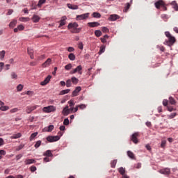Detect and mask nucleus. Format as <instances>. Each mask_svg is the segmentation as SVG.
I'll list each match as a JSON object with an SVG mask.
<instances>
[{
  "mask_svg": "<svg viewBox=\"0 0 178 178\" xmlns=\"http://www.w3.org/2000/svg\"><path fill=\"white\" fill-rule=\"evenodd\" d=\"M109 38V36L108 35H105L103 38H101L100 40L103 44H105L106 42V40Z\"/></svg>",
  "mask_w": 178,
  "mask_h": 178,
  "instance_id": "obj_28",
  "label": "nucleus"
},
{
  "mask_svg": "<svg viewBox=\"0 0 178 178\" xmlns=\"http://www.w3.org/2000/svg\"><path fill=\"white\" fill-rule=\"evenodd\" d=\"M102 31L103 33H109V29L107 27L104 26L102 28Z\"/></svg>",
  "mask_w": 178,
  "mask_h": 178,
  "instance_id": "obj_49",
  "label": "nucleus"
},
{
  "mask_svg": "<svg viewBox=\"0 0 178 178\" xmlns=\"http://www.w3.org/2000/svg\"><path fill=\"white\" fill-rule=\"evenodd\" d=\"M70 92V89L63 90L60 92V95H65V94H69Z\"/></svg>",
  "mask_w": 178,
  "mask_h": 178,
  "instance_id": "obj_27",
  "label": "nucleus"
},
{
  "mask_svg": "<svg viewBox=\"0 0 178 178\" xmlns=\"http://www.w3.org/2000/svg\"><path fill=\"white\" fill-rule=\"evenodd\" d=\"M63 124H64L65 126H67V125L69 124V119H68V118H65V119L64 120Z\"/></svg>",
  "mask_w": 178,
  "mask_h": 178,
  "instance_id": "obj_53",
  "label": "nucleus"
},
{
  "mask_svg": "<svg viewBox=\"0 0 178 178\" xmlns=\"http://www.w3.org/2000/svg\"><path fill=\"white\" fill-rule=\"evenodd\" d=\"M42 111L45 113H51V112H55V111H56V107L54 106H49L44 107L42 108Z\"/></svg>",
  "mask_w": 178,
  "mask_h": 178,
  "instance_id": "obj_4",
  "label": "nucleus"
},
{
  "mask_svg": "<svg viewBox=\"0 0 178 178\" xmlns=\"http://www.w3.org/2000/svg\"><path fill=\"white\" fill-rule=\"evenodd\" d=\"M37 170V168L35 166H31V172H35Z\"/></svg>",
  "mask_w": 178,
  "mask_h": 178,
  "instance_id": "obj_59",
  "label": "nucleus"
},
{
  "mask_svg": "<svg viewBox=\"0 0 178 178\" xmlns=\"http://www.w3.org/2000/svg\"><path fill=\"white\" fill-rule=\"evenodd\" d=\"M67 18L66 17V16H63L62 18H61V20L60 21V25H59V27H62V26H65V24H66V19Z\"/></svg>",
  "mask_w": 178,
  "mask_h": 178,
  "instance_id": "obj_18",
  "label": "nucleus"
},
{
  "mask_svg": "<svg viewBox=\"0 0 178 178\" xmlns=\"http://www.w3.org/2000/svg\"><path fill=\"white\" fill-rule=\"evenodd\" d=\"M67 51H68V52H73V51H74V48L70 47H68Z\"/></svg>",
  "mask_w": 178,
  "mask_h": 178,
  "instance_id": "obj_63",
  "label": "nucleus"
},
{
  "mask_svg": "<svg viewBox=\"0 0 178 178\" xmlns=\"http://www.w3.org/2000/svg\"><path fill=\"white\" fill-rule=\"evenodd\" d=\"M83 67L81 65H78L75 69L70 72L71 74H74L76 73H79V74H83Z\"/></svg>",
  "mask_w": 178,
  "mask_h": 178,
  "instance_id": "obj_5",
  "label": "nucleus"
},
{
  "mask_svg": "<svg viewBox=\"0 0 178 178\" xmlns=\"http://www.w3.org/2000/svg\"><path fill=\"white\" fill-rule=\"evenodd\" d=\"M92 16L96 19H100L101 17V14L99 13H93L92 14Z\"/></svg>",
  "mask_w": 178,
  "mask_h": 178,
  "instance_id": "obj_29",
  "label": "nucleus"
},
{
  "mask_svg": "<svg viewBox=\"0 0 178 178\" xmlns=\"http://www.w3.org/2000/svg\"><path fill=\"white\" fill-rule=\"evenodd\" d=\"M68 29H74V31H72V33H80V31L81 30V29H78L77 27H79V24L78 23H70L68 24Z\"/></svg>",
  "mask_w": 178,
  "mask_h": 178,
  "instance_id": "obj_3",
  "label": "nucleus"
},
{
  "mask_svg": "<svg viewBox=\"0 0 178 178\" xmlns=\"http://www.w3.org/2000/svg\"><path fill=\"white\" fill-rule=\"evenodd\" d=\"M52 130H54V125H49L48 127H47V129L46 130V131H52Z\"/></svg>",
  "mask_w": 178,
  "mask_h": 178,
  "instance_id": "obj_47",
  "label": "nucleus"
},
{
  "mask_svg": "<svg viewBox=\"0 0 178 178\" xmlns=\"http://www.w3.org/2000/svg\"><path fill=\"white\" fill-rule=\"evenodd\" d=\"M13 13V9H9L7 15L10 16V15H12Z\"/></svg>",
  "mask_w": 178,
  "mask_h": 178,
  "instance_id": "obj_62",
  "label": "nucleus"
},
{
  "mask_svg": "<svg viewBox=\"0 0 178 178\" xmlns=\"http://www.w3.org/2000/svg\"><path fill=\"white\" fill-rule=\"evenodd\" d=\"M11 79L17 80V74H16V72H11Z\"/></svg>",
  "mask_w": 178,
  "mask_h": 178,
  "instance_id": "obj_38",
  "label": "nucleus"
},
{
  "mask_svg": "<svg viewBox=\"0 0 178 178\" xmlns=\"http://www.w3.org/2000/svg\"><path fill=\"white\" fill-rule=\"evenodd\" d=\"M66 86L67 87H72V79H68L66 81Z\"/></svg>",
  "mask_w": 178,
  "mask_h": 178,
  "instance_id": "obj_44",
  "label": "nucleus"
},
{
  "mask_svg": "<svg viewBox=\"0 0 178 178\" xmlns=\"http://www.w3.org/2000/svg\"><path fill=\"white\" fill-rule=\"evenodd\" d=\"M70 113V108L69 109V106H66L65 108H63V115H64V116H67V115H69V113Z\"/></svg>",
  "mask_w": 178,
  "mask_h": 178,
  "instance_id": "obj_16",
  "label": "nucleus"
},
{
  "mask_svg": "<svg viewBox=\"0 0 178 178\" xmlns=\"http://www.w3.org/2000/svg\"><path fill=\"white\" fill-rule=\"evenodd\" d=\"M116 163H118V160H113V161L111 162V168H116Z\"/></svg>",
  "mask_w": 178,
  "mask_h": 178,
  "instance_id": "obj_37",
  "label": "nucleus"
},
{
  "mask_svg": "<svg viewBox=\"0 0 178 178\" xmlns=\"http://www.w3.org/2000/svg\"><path fill=\"white\" fill-rule=\"evenodd\" d=\"M129 9H130V3H127V6L124 8V12H127V10H129Z\"/></svg>",
  "mask_w": 178,
  "mask_h": 178,
  "instance_id": "obj_52",
  "label": "nucleus"
},
{
  "mask_svg": "<svg viewBox=\"0 0 178 178\" xmlns=\"http://www.w3.org/2000/svg\"><path fill=\"white\" fill-rule=\"evenodd\" d=\"M40 145H41V140H38L35 144L34 147L35 148L37 149V148H40Z\"/></svg>",
  "mask_w": 178,
  "mask_h": 178,
  "instance_id": "obj_43",
  "label": "nucleus"
},
{
  "mask_svg": "<svg viewBox=\"0 0 178 178\" xmlns=\"http://www.w3.org/2000/svg\"><path fill=\"white\" fill-rule=\"evenodd\" d=\"M5 54H6V52L5 51V50H3L2 51H0V59H3V58H5Z\"/></svg>",
  "mask_w": 178,
  "mask_h": 178,
  "instance_id": "obj_41",
  "label": "nucleus"
},
{
  "mask_svg": "<svg viewBox=\"0 0 178 178\" xmlns=\"http://www.w3.org/2000/svg\"><path fill=\"white\" fill-rule=\"evenodd\" d=\"M171 5H172L174 9H175L176 10H178V5H177V3H176V1H172L171 3Z\"/></svg>",
  "mask_w": 178,
  "mask_h": 178,
  "instance_id": "obj_39",
  "label": "nucleus"
},
{
  "mask_svg": "<svg viewBox=\"0 0 178 178\" xmlns=\"http://www.w3.org/2000/svg\"><path fill=\"white\" fill-rule=\"evenodd\" d=\"M17 24V20H13V22H11L9 24V26L11 29H13V27H15L16 26V24Z\"/></svg>",
  "mask_w": 178,
  "mask_h": 178,
  "instance_id": "obj_30",
  "label": "nucleus"
},
{
  "mask_svg": "<svg viewBox=\"0 0 178 178\" xmlns=\"http://www.w3.org/2000/svg\"><path fill=\"white\" fill-rule=\"evenodd\" d=\"M68 58L70 60H74L76 59V56L73 53H71L69 54Z\"/></svg>",
  "mask_w": 178,
  "mask_h": 178,
  "instance_id": "obj_31",
  "label": "nucleus"
},
{
  "mask_svg": "<svg viewBox=\"0 0 178 178\" xmlns=\"http://www.w3.org/2000/svg\"><path fill=\"white\" fill-rule=\"evenodd\" d=\"M17 91H22V90H23V85L19 84L17 86Z\"/></svg>",
  "mask_w": 178,
  "mask_h": 178,
  "instance_id": "obj_50",
  "label": "nucleus"
},
{
  "mask_svg": "<svg viewBox=\"0 0 178 178\" xmlns=\"http://www.w3.org/2000/svg\"><path fill=\"white\" fill-rule=\"evenodd\" d=\"M37 108H38V106H29L26 107V113H31V112H33V111H35V109H37Z\"/></svg>",
  "mask_w": 178,
  "mask_h": 178,
  "instance_id": "obj_11",
  "label": "nucleus"
},
{
  "mask_svg": "<svg viewBox=\"0 0 178 178\" xmlns=\"http://www.w3.org/2000/svg\"><path fill=\"white\" fill-rule=\"evenodd\" d=\"M104 52H105V45H102L100 47V49L99 51V55H101L102 54H104Z\"/></svg>",
  "mask_w": 178,
  "mask_h": 178,
  "instance_id": "obj_35",
  "label": "nucleus"
},
{
  "mask_svg": "<svg viewBox=\"0 0 178 178\" xmlns=\"http://www.w3.org/2000/svg\"><path fill=\"white\" fill-rule=\"evenodd\" d=\"M22 137L21 133L15 134L13 136H11L10 138L12 139H16V138H20Z\"/></svg>",
  "mask_w": 178,
  "mask_h": 178,
  "instance_id": "obj_22",
  "label": "nucleus"
},
{
  "mask_svg": "<svg viewBox=\"0 0 178 178\" xmlns=\"http://www.w3.org/2000/svg\"><path fill=\"white\" fill-rule=\"evenodd\" d=\"M119 18H120L119 15L114 14V15H110V17H108V20H110L111 22H115V20H118V19Z\"/></svg>",
  "mask_w": 178,
  "mask_h": 178,
  "instance_id": "obj_12",
  "label": "nucleus"
},
{
  "mask_svg": "<svg viewBox=\"0 0 178 178\" xmlns=\"http://www.w3.org/2000/svg\"><path fill=\"white\" fill-rule=\"evenodd\" d=\"M28 54L30 56L31 59H34V51L30 48H28Z\"/></svg>",
  "mask_w": 178,
  "mask_h": 178,
  "instance_id": "obj_20",
  "label": "nucleus"
},
{
  "mask_svg": "<svg viewBox=\"0 0 178 178\" xmlns=\"http://www.w3.org/2000/svg\"><path fill=\"white\" fill-rule=\"evenodd\" d=\"M163 105L164 106H168V99H164V100L163 101Z\"/></svg>",
  "mask_w": 178,
  "mask_h": 178,
  "instance_id": "obj_64",
  "label": "nucleus"
},
{
  "mask_svg": "<svg viewBox=\"0 0 178 178\" xmlns=\"http://www.w3.org/2000/svg\"><path fill=\"white\" fill-rule=\"evenodd\" d=\"M52 63V59L48 58L43 64H42V67H47Z\"/></svg>",
  "mask_w": 178,
  "mask_h": 178,
  "instance_id": "obj_14",
  "label": "nucleus"
},
{
  "mask_svg": "<svg viewBox=\"0 0 178 178\" xmlns=\"http://www.w3.org/2000/svg\"><path fill=\"white\" fill-rule=\"evenodd\" d=\"M70 111H74V112H77V111H79V106H76L75 108H71Z\"/></svg>",
  "mask_w": 178,
  "mask_h": 178,
  "instance_id": "obj_57",
  "label": "nucleus"
},
{
  "mask_svg": "<svg viewBox=\"0 0 178 178\" xmlns=\"http://www.w3.org/2000/svg\"><path fill=\"white\" fill-rule=\"evenodd\" d=\"M8 109H9V106H1L0 107V111H3V112L5 111H8Z\"/></svg>",
  "mask_w": 178,
  "mask_h": 178,
  "instance_id": "obj_40",
  "label": "nucleus"
},
{
  "mask_svg": "<svg viewBox=\"0 0 178 178\" xmlns=\"http://www.w3.org/2000/svg\"><path fill=\"white\" fill-rule=\"evenodd\" d=\"M169 102L171 105H176V100L172 97H169Z\"/></svg>",
  "mask_w": 178,
  "mask_h": 178,
  "instance_id": "obj_32",
  "label": "nucleus"
},
{
  "mask_svg": "<svg viewBox=\"0 0 178 178\" xmlns=\"http://www.w3.org/2000/svg\"><path fill=\"white\" fill-rule=\"evenodd\" d=\"M18 30H19V31H22V30H24V26H23L22 24H20L17 26Z\"/></svg>",
  "mask_w": 178,
  "mask_h": 178,
  "instance_id": "obj_54",
  "label": "nucleus"
},
{
  "mask_svg": "<svg viewBox=\"0 0 178 178\" xmlns=\"http://www.w3.org/2000/svg\"><path fill=\"white\" fill-rule=\"evenodd\" d=\"M168 111L169 112H173V111H175V108H173L172 106H168Z\"/></svg>",
  "mask_w": 178,
  "mask_h": 178,
  "instance_id": "obj_61",
  "label": "nucleus"
},
{
  "mask_svg": "<svg viewBox=\"0 0 178 178\" xmlns=\"http://www.w3.org/2000/svg\"><path fill=\"white\" fill-rule=\"evenodd\" d=\"M127 155L129 157L131 158V159H136V156L134 155V153L131 151H128L127 152Z\"/></svg>",
  "mask_w": 178,
  "mask_h": 178,
  "instance_id": "obj_23",
  "label": "nucleus"
},
{
  "mask_svg": "<svg viewBox=\"0 0 178 178\" xmlns=\"http://www.w3.org/2000/svg\"><path fill=\"white\" fill-rule=\"evenodd\" d=\"M78 108H79V109H86L87 106L86 104H80L78 105Z\"/></svg>",
  "mask_w": 178,
  "mask_h": 178,
  "instance_id": "obj_48",
  "label": "nucleus"
},
{
  "mask_svg": "<svg viewBox=\"0 0 178 178\" xmlns=\"http://www.w3.org/2000/svg\"><path fill=\"white\" fill-rule=\"evenodd\" d=\"M118 172L119 173H120V175H122V176H124L126 173V170H124V168H123V167H120L119 169H118Z\"/></svg>",
  "mask_w": 178,
  "mask_h": 178,
  "instance_id": "obj_24",
  "label": "nucleus"
},
{
  "mask_svg": "<svg viewBox=\"0 0 178 178\" xmlns=\"http://www.w3.org/2000/svg\"><path fill=\"white\" fill-rule=\"evenodd\" d=\"M3 66H5V63L3 62L0 63V72H2V70L3 69Z\"/></svg>",
  "mask_w": 178,
  "mask_h": 178,
  "instance_id": "obj_56",
  "label": "nucleus"
},
{
  "mask_svg": "<svg viewBox=\"0 0 178 178\" xmlns=\"http://www.w3.org/2000/svg\"><path fill=\"white\" fill-rule=\"evenodd\" d=\"M40 16L37 15H33V17H32V20L33 22V23H38V22H40Z\"/></svg>",
  "mask_w": 178,
  "mask_h": 178,
  "instance_id": "obj_19",
  "label": "nucleus"
},
{
  "mask_svg": "<svg viewBox=\"0 0 178 178\" xmlns=\"http://www.w3.org/2000/svg\"><path fill=\"white\" fill-rule=\"evenodd\" d=\"M78 48H79V49H83L84 46L83 45V42H79V43Z\"/></svg>",
  "mask_w": 178,
  "mask_h": 178,
  "instance_id": "obj_55",
  "label": "nucleus"
},
{
  "mask_svg": "<svg viewBox=\"0 0 178 178\" xmlns=\"http://www.w3.org/2000/svg\"><path fill=\"white\" fill-rule=\"evenodd\" d=\"M51 76L49 75L47 77L45 78V79L40 83V86H47L49 81H51Z\"/></svg>",
  "mask_w": 178,
  "mask_h": 178,
  "instance_id": "obj_10",
  "label": "nucleus"
},
{
  "mask_svg": "<svg viewBox=\"0 0 178 178\" xmlns=\"http://www.w3.org/2000/svg\"><path fill=\"white\" fill-rule=\"evenodd\" d=\"M67 8H69V9H72V10H76L79 9V6L77 5H72L71 3H67Z\"/></svg>",
  "mask_w": 178,
  "mask_h": 178,
  "instance_id": "obj_17",
  "label": "nucleus"
},
{
  "mask_svg": "<svg viewBox=\"0 0 178 178\" xmlns=\"http://www.w3.org/2000/svg\"><path fill=\"white\" fill-rule=\"evenodd\" d=\"M88 26L89 27H92V28L98 27V26H100V24L99 22H88Z\"/></svg>",
  "mask_w": 178,
  "mask_h": 178,
  "instance_id": "obj_15",
  "label": "nucleus"
},
{
  "mask_svg": "<svg viewBox=\"0 0 178 178\" xmlns=\"http://www.w3.org/2000/svg\"><path fill=\"white\" fill-rule=\"evenodd\" d=\"M65 70H70L72 69V64L69 63L65 66Z\"/></svg>",
  "mask_w": 178,
  "mask_h": 178,
  "instance_id": "obj_46",
  "label": "nucleus"
},
{
  "mask_svg": "<svg viewBox=\"0 0 178 178\" xmlns=\"http://www.w3.org/2000/svg\"><path fill=\"white\" fill-rule=\"evenodd\" d=\"M81 91V87L77 86L75 90L72 92V97H77L79 95V92Z\"/></svg>",
  "mask_w": 178,
  "mask_h": 178,
  "instance_id": "obj_9",
  "label": "nucleus"
},
{
  "mask_svg": "<svg viewBox=\"0 0 178 178\" xmlns=\"http://www.w3.org/2000/svg\"><path fill=\"white\" fill-rule=\"evenodd\" d=\"M165 147H166V140H161V147L165 148Z\"/></svg>",
  "mask_w": 178,
  "mask_h": 178,
  "instance_id": "obj_45",
  "label": "nucleus"
},
{
  "mask_svg": "<svg viewBox=\"0 0 178 178\" xmlns=\"http://www.w3.org/2000/svg\"><path fill=\"white\" fill-rule=\"evenodd\" d=\"M177 115V113H172L168 115V119H173L174 118H176Z\"/></svg>",
  "mask_w": 178,
  "mask_h": 178,
  "instance_id": "obj_42",
  "label": "nucleus"
},
{
  "mask_svg": "<svg viewBox=\"0 0 178 178\" xmlns=\"http://www.w3.org/2000/svg\"><path fill=\"white\" fill-rule=\"evenodd\" d=\"M165 37L168 38V41L167 42H168L170 45H173V44L176 42V38H175L169 31L165 32Z\"/></svg>",
  "mask_w": 178,
  "mask_h": 178,
  "instance_id": "obj_1",
  "label": "nucleus"
},
{
  "mask_svg": "<svg viewBox=\"0 0 178 178\" xmlns=\"http://www.w3.org/2000/svg\"><path fill=\"white\" fill-rule=\"evenodd\" d=\"M160 173H161V175H170V169L169 168H164L162 170H160L159 171Z\"/></svg>",
  "mask_w": 178,
  "mask_h": 178,
  "instance_id": "obj_13",
  "label": "nucleus"
},
{
  "mask_svg": "<svg viewBox=\"0 0 178 178\" xmlns=\"http://www.w3.org/2000/svg\"><path fill=\"white\" fill-rule=\"evenodd\" d=\"M43 155L44 156H49V157L53 156L52 152H51V150L46 151Z\"/></svg>",
  "mask_w": 178,
  "mask_h": 178,
  "instance_id": "obj_26",
  "label": "nucleus"
},
{
  "mask_svg": "<svg viewBox=\"0 0 178 178\" xmlns=\"http://www.w3.org/2000/svg\"><path fill=\"white\" fill-rule=\"evenodd\" d=\"M70 106H74V100L71 99L68 102Z\"/></svg>",
  "mask_w": 178,
  "mask_h": 178,
  "instance_id": "obj_51",
  "label": "nucleus"
},
{
  "mask_svg": "<svg viewBox=\"0 0 178 178\" xmlns=\"http://www.w3.org/2000/svg\"><path fill=\"white\" fill-rule=\"evenodd\" d=\"M135 168L136 169H140L141 168V163H137L136 165H135Z\"/></svg>",
  "mask_w": 178,
  "mask_h": 178,
  "instance_id": "obj_60",
  "label": "nucleus"
},
{
  "mask_svg": "<svg viewBox=\"0 0 178 178\" xmlns=\"http://www.w3.org/2000/svg\"><path fill=\"white\" fill-rule=\"evenodd\" d=\"M36 136H38V132L33 133L29 138L30 141H33V140L35 138Z\"/></svg>",
  "mask_w": 178,
  "mask_h": 178,
  "instance_id": "obj_25",
  "label": "nucleus"
},
{
  "mask_svg": "<svg viewBox=\"0 0 178 178\" xmlns=\"http://www.w3.org/2000/svg\"><path fill=\"white\" fill-rule=\"evenodd\" d=\"M138 136V132H136L131 136V140L134 143V144H138V139L137 138Z\"/></svg>",
  "mask_w": 178,
  "mask_h": 178,
  "instance_id": "obj_8",
  "label": "nucleus"
},
{
  "mask_svg": "<svg viewBox=\"0 0 178 178\" xmlns=\"http://www.w3.org/2000/svg\"><path fill=\"white\" fill-rule=\"evenodd\" d=\"M24 163L25 165H31L32 163H35V161L34 159H26Z\"/></svg>",
  "mask_w": 178,
  "mask_h": 178,
  "instance_id": "obj_21",
  "label": "nucleus"
},
{
  "mask_svg": "<svg viewBox=\"0 0 178 178\" xmlns=\"http://www.w3.org/2000/svg\"><path fill=\"white\" fill-rule=\"evenodd\" d=\"M88 16H90V13H88L76 15V20H86V19H88Z\"/></svg>",
  "mask_w": 178,
  "mask_h": 178,
  "instance_id": "obj_7",
  "label": "nucleus"
},
{
  "mask_svg": "<svg viewBox=\"0 0 178 178\" xmlns=\"http://www.w3.org/2000/svg\"><path fill=\"white\" fill-rule=\"evenodd\" d=\"M47 140L49 143H55V141H59L60 140V136H48Z\"/></svg>",
  "mask_w": 178,
  "mask_h": 178,
  "instance_id": "obj_6",
  "label": "nucleus"
},
{
  "mask_svg": "<svg viewBox=\"0 0 178 178\" xmlns=\"http://www.w3.org/2000/svg\"><path fill=\"white\" fill-rule=\"evenodd\" d=\"M45 2H47V0H39L38 3V8H41V6H42V5H44V3H45Z\"/></svg>",
  "mask_w": 178,
  "mask_h": 178,
  "instance_id": "obj_34",
  "label": "nucleus"
},
{
  "mask_svg": "<svg viewBox=\"0 0 178 178\" xmlns=\"http://www.w3.org/2000/svg\"><path fill=\"white\" fill-rule=\"evenodd\" d=\"M95 35H96V37H101V35H102V32L100 30H96L95 31Z\"/></svg>",
  "mask_w": 178,
  "mask_h": 178,
  "instance_id": "obj_36",
  "label": "nucleus"
},
{
  "mask_svg": "<svg viewBox=\"0 0 178 178\" xmlns=\"http://www.w3.org/2000/svg\"><path fill=\"white\" fill-rule=\"evenodd\" d=\"M154 5L156 9H160V8H162L163 10H168V8L166 6H165V2H163L162 0L156 1Z\"/></svg>",
  "mask_w": 178,
  "mask_h": 178,
  "instance_id": "obj_2",
  "label": "nucleus"
},
{
  "mask_svg": "<svg viewBox=\"0 0 178 178\" xmlns=\"http://www.w3.org/2000/svg\"><path fill=\"white\" fill-rule=\"evenodd\" d=\"M71 81L73 83V84H77L79 83V79L73 76L71 78Z\"/></svg>",
  "mask_w": 178,
  "mask_h": 178,
  "instance_id": "obj_33",
  "label": "nucleus"
},
{
  "mask_svg": "<svg viewBox=\"0 0 178 178\" xmlns=\"http://www.w3.org/2000/svg\"><path fill=\"white\" fill-rule=\"evenodd\" d=\"M24 148V145H20L17 148V151H20V149H23Z\"/></svg>",
  "mask_w": 178,
  "mask_h": 178,
  "instance_id": "obj_58",
  "label": "nucleus"
}]
</instances>
